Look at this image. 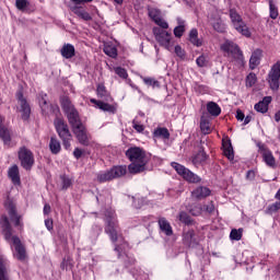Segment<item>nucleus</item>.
Here are the masks:
<instances>
[{"instance_id": "obj_1", "label": "nucleus", "mask_w": 280, "mask_h": 280, "mask_svg": "<svg viewBox=\"0 0 280 280\" xmlns=\"http://www.w3.org/2000/svg\"><path fill=\"white\" fill-rule=\"evenodd\" d=\"M38 102L44 115H49L50 113L57 117L55 119V128L60 139L63 141L66 150H69L71 148V133L69 132V127L65 124V120L58 118V115H60V108L58 105H48L47 95L45 93L39 94Z\"/></svg>"}, {"instance_id": "obj_2", "label": "nucleus", "mask_w": 280, "mask_h": 280, "mask_svg": "<svg viewBox=\"0 0 280 280\" xmlns=\"http://www.w3.org/2000/svg\"><path fill=\"white\" fill-rule=\"evenodd\" d=\"M0 229L4 240L9 242L11 248H13V256L15 259H19V261H25V259H27L25 245H23L19 236L12 235V225L10 224V219L5 214L0 217Z\"/></svg>"}, {"instance_id": "obj_3", "label": "nucleus", "mask_w": 280, "mask_h": 280, "mask_svg": "<svg viewBox=\"0 0 280 280\" xmlns=\"http://www.w3.org/2000/svg\"><path fill=\"white\" fill-rule=\"evenodd\" d=\"M126 156L130 161L128 166L130 174H141V172H145V165H148L149 161L145 150L139 147H131L126 151Z\"/></svg>"}, {"instance_id": "obj_4", "label": "nucleus", "mask_w": 280, "mask_h": 280, "mask_svg": "<svg viewBox=\"0 0 280 280\" xmlns=\"http://www.w3.org/2000/svg\"><path fill=\"white\" fill-rule=\"evenodd\" d=\"M72 128L73 132L79 141V143H82V145H89V133L86 132V127L80 121V116L78 115V112L75 109H72Z\"/></svg>"}, {"instance_id": "obj_5", "label": "nucleus", "mask_w": 280, "mask_h": 280, "mask_svg": "<svg viewBox=\"0 0 280 280\" xmlns=\"http://www.w3.org/2000/svg\"><path fill=\"white\" fill-rule=\"evenodd\" d=\"M167 28L163 27H154L153 28V36L159 43L160 47H164L167 51H172L174 49V37L172 36L171 32L166 31Z\"/></svg>"}, {"instance_id": "obj_6", "label": "nucleus", "mask_w": 280, "mask_h": 280, "mask_svg": "<svg viewBox=\"0 0 280 280\" xmlns=\"http://www.w3.org/2000/svg\"><path fill=\"white\" fill-rule=\"evenodd\" d=\"M221 51H223L228 58H233L240 63L244 62V55L242 54V50H240V47L231 40H225L221 44Z\"/></svg>"}, {"instance_id": "obj_7", "label": "nucleus", "mask_w": 280, "mask_h": 280, "mask_svg": "<svg viewBox=\"0 0 280 280\" xmlns=\"http://www.w3.org/2000/svg\"><path fill=\"white\" fill-rule=\"evenodd\" d=\"M267 82L269 84V89L271 91H279L280 89V61L276 62L271 66L268 75Z\"/></svg>"}, {"instance_id": "obj_8", "label": "nucleus", "mask_w": 280, "mask_h": 280, "mask_svg": "<svg viewBox=\"0 0 280 280\" xmlns=\"http://www.w3.org/2000/svg\"><path fill=\"white\" fill-rule=\"evenodd\" d=\"M172 167L177 172L184 180H187L188 183H200V177L198 175L191 173L187 167L183 166L182 164H178L176 162L171 163Z\"/></svg>"}, {"instance_id": "obj_9", "label": "nucleus", "mask_w": 280, "mask_h": 280, "mask_svg": "<svg viewBox=\"0 0 280 280\" xmlns=\"http://www.w3.org/2000/svg\"><path fill=\"white\" fill-rule=\"evenodd\" d=\"M126 172V166H114L109 171L101 173L97 176V179L100 183H106V180H113V178H120V176H125Z\"/></svg>"}, {"instance_id": "obj_10", "label": "nucleus", "mask_w": 280, "mask_h": 280, "mask_svg": "<svg viewBox=\"0 0 280 280\" xmlns=\"http://www.w3.org/2000/svg\"><path fill=\"white\" fill-rule=\"evenodd\" d=\"M18 154L22 167H24V170H32L34 165V153H32L30 149L22 147Z\"/></svg>"}, {"instance_id": "obj_11", "label": "nucleus", "mask_w": 280, "mask_h": 280, "mask_svg": "<svg viewBox=\"0 0 280 280\" xmlns=\"http://www.w3.org/2000/svg\"><path fill=\"white\" fill-rule=\"evenodd\" d=\"M230 19H231L235 30L238 31L240 34H242L243 36H246L247 38L250 37V30H248V26H246L242 22V18L240 16V14H237V12H235L234 10H231Z\"/></svg>"}, {"instance_id": "obj_12", "label": "nucleus", "mask_w": 280, "mask_h": 280, "mask_svg": "<svg viewBox=\"0 0 280 280\" xmlns=\"http://www.w3.org/2000/svg\"><path fill=\"white\" fill-rule=\"evenodd\" d=\"M16 100L20 107H18L19 113L22 115V119L24 121H27L30 119V115L32 114V108L30 107V104L27 103V100L23 97V92L16 93Z\"/></svg>"}, {"instance_id": "obj_13", "label": "nucleus", "mask_w": 280, "mask_h": 280, "mask_svg": "<svg viewBox=\"0 0 280 280\" xmlns=\"http://www.w3.org/2000/svg\"><path fill=\"white\" fill-rule=\"evenodd\" d=\"M4 207L10 215L11 221L14 222L15 226H20V229H23V223L21 222L22 218L21 215L16 214V206L12 202V200L8 199L4 202Z\"/></svg>"}, {"instance_id": "obj_14", "label": "nucleus", "mask_w": 280, "mask_h": 280, "mask_svg": "<svg viewBox=\"0 0 280 280\" xmlns=\"http://www.w3.org/2000/svg\"><path fill=\"white\" fill-rule=\"evenodd\" d=\"M90 102L91 104H95L96 108H100V110H103L104 113H117V103L110 104L95 98H91Z\"/></svg>"}, {"instance_id": "obj_15", "label": "nucleus", "mask_w": 280, "mask_h": 280, "mask_svg": "<svg viewBox=\"0 0 280 280\" xmlns=\"http://www.w3.org/2000/svg\"><path fill=\"white\" fill-rule=\"evenodd\" d=\"M105 231L110 236L112 242H117V223L115 221L114 213H112L110 217L107 218V226Z\"/></svg>"}, {"instance_id": "obj_16", "label": "nucleus", "mask_w": 280, "mask_h": 280, "mask_svg": "<svg viewBox=\"0 0 280 280\" xmlns=\"http://www.w3.org/2000/svg\"><path fill=\"white\" fill-rule=\"evenodd\" d=\"M149 16L156 25H159V27H162L163 30L170 27V24L161 18V11H159V9H149Z\"/></svg>"}, {"instance_id": "obj_17", "label": "nucleus", "mask_w": 280, "mask_h": 280, "mask_svg": "<svg viewBox=\"0 0 280 280\" xmlns=\"http://www.w3.org/2000/svg\"><path fill=\"white\" fill-rule=\"evenodd\" d=\"M60 106L63 113L67 115L69 121H71V97L69 96V93H63L60 96Z\"/></svg>"}, {"instance_id": "obj_18", "label": "nucleus", "mask_w": 280, "mask_h": 280, "mask_svg": "<svg viewBox=\"0 0 280 280\" xmlns=\"http://www.w3.org/2000/svg\"><path fill=\"white\" fill-rule=\"evenodd\" d=\"M260 154L262 156L264 163H266L268 167H277V160L275 159V155H272V151L262 149Z\"/></svg>"}, {"instance_id": "obj_19", "label": "nucleus", "mask_w": 280, "mask_h": 280, "mask_svg": "<svg viewBox=\"0 0 280 280\" xmlns=\"http://www.w3.org/2000/svg\"><path fill=\"white\" fill-rule=\"evenodd\" d=\"M262 56H264V51H261V49L254 50L249 59V68L257 69V67H259L261 62Z\"/></svg>"}, {"instance_id": "obj_20", "label": "nucleus", "mask_w": 280, "mask_h": 280, "mask_svg": "<svg viewBox=\"0 0 280 280\" xmlns=\"http://www.w3.org/2000/svg\"><path fill=\"white\" fill-rule=\"evenodd\" d=\"M8 176L12 180L13 185H21V175L19 173V166L12 165L8 171Z\"/></svg>"}, {"instance_id": "obj_21", "label": "nucleus", "mask_w": 280, "mask_h": 280, "mask_svg": "<svg viewBox=\"0 0 280 280\" xmlns=\"http://www.w3.org/2000/svg\"><path fill=\"white\" fill-rule=\"evenodd\" d=\"M223 145V154L229 159V161H233L235 159V153L233 152V144H231V140L223 139L222 140Z\"/></svg>"}, {"instance_id": "obj_22", "label": "nucleus", "mask_w": 280, "mask_h": 280, "mask_svg": "<svg viewBox=\"0 0 280 280\" xmlns=\"http://www.w3.org/2000/svg\"><path fill=\"white\" fill-rule=\"evenodd\" d=\"M272 102V96H265L262 101L257 103L254 108L257 110V113H268V106Z\"/></svg>"}, {"instance_id": "obj_23", "label": "nucleus", "mask_w": 280, "mask_h": 280, "mask_svg": "<svg viewBox=\"0 0 280 280\" xmlns=\"http://www.w3.org/2000/svg\"><path fill=\"white\" fill-rule=\"evenodd\" d=\"M191 196L197 200H202V198H207V196H211V190L207 187H198L191 192Z\"/></svg>"}, {"instance_id": "obj_24", "label": "nucleus", "mask_w": 280, "mask_h": 280, "mask_svg": "<svg viewBox=\"0 0 280 280\" xmlns=\"http://www.w3.org/2000/svg\"><path fill=\"white\" fill-rule=\"evenodd\" d=\"M61 149L62 148L60 145V141L57 140L56 137H51L50 142H49V150H50L51 154H60Z\"/></svg>"}, {"instance_id": "obj_25", "label": "nucleus", "mask_w": 280, "mask_h": 280, "mask_svg": "<svg viewBox=\"0 0 280 280\" xmlns=\"http://www.w3.org/2000/svg\"><path fill=\"white\" fill-rule=\"evenodd\" d=\"M189 42L195 45V47H202V39L198 38V30L192 28L189 33Z\"/></svg>"}, {"instance_id": "obj_26", "label": "nucleus", "mask_w": 280, "mask_h": 280, "mask_svg": "<svg viewBox=\"0 0 280 280\" xmlns=\"http://www.w3.org/2000/svg\"><path fill=\"white\" fill-rule=\"evenodd\" d=\"M207 110L213 117H218L222 113V109L217 103L210 102L207 104Z\"/></svg>"}, {"instance_id": "obj_27", "label": "nucleus", "mask_w": 280, "mask_h": 280, "mask_svg": "<svg viewBox=\"0 0 280 280\" xmlns=\"http://www.w3.org/2000/svg\"><path fill=\"white\" fill-rule=\"evenodd\" d=\"M159 224H160L161 231L165 233V235H172L173 233L172 225H170V222H167V220L160 219Z\"/></svg>"}, {"instance_id": "obj_28", "label": "nucleus", "mask_w": 280, "mask_h": 280, "mask_svg": "<svg viewBox=\"0 0 280 280\" xmlns=\"http://www.w3.org/2000/svg\"><path fill=\"white\" fill-rule=\"evenodd\" d=\"M205 161H207V153H205L203 150H200L197 154L192 156L194 165H200L201 163H205Z\"/></svg>"}, {"instance_id": "obj_29", "label": "nucleus", "mask_w": 280, "mask_h": 280, "mask_svg": "<svg viewBox=\"0 0 280 280\" xmlns=\"http://www.w3.org/2000/svg\"><path fill=\"white\" fill-rule=\"evenodd\" d=\"M104 54H106V56H109V58H117V47H115V45L113 44H105L104 46Z\"/></svg>"}, {"instance_id": "obj_30", "label": "nucleus", "mask_w": 280, "mask_h": 280, "mask_svg": "<svg viewBox=\"0 0 280 280\" xmlns=\"http://www.w3.org/2000/svg\"><path fill=\"white\" fill-rule=\"evenodd\" d=\"M200 128H201V132L203 135H210V132H211V125H210L209 120H207V118L201 117Z\"/></svg>"}, {"instance_id": "obj_31", "label": "nucleus", "mask_w": 280, "mask_h": 280, "mask_svg": "<svg viewBox=\"0 0 280 280\" xmlns=\"http://www.w3.org/2000/svg\"><path fill=\"white\" fill-rule=\"evenodd\" d=\"M196 65H197V67H200V68L209 67V56L208 55H200L196 59Z\"/></svg>"}, {"instance_id": "obj_32", "label": "nucleus", "mask_w": 280, "mask_h": 280, "mask_svg": "<svg viewBox=\"0 0 280 280\" xmlns=\"http://www.w3.org/2000/svg\"><path fill=\"white\" fill-rule=\"evenodd\" d=\"M0 138L8 145L10 143V141H11L10 130H8V129H5L3 127H0Z\"/></svg>"}, {"instance_id": "obj_33", "label": "nucleus", "mask_w": 280, "mask_h": 280, "mask_svg": "<svg viewBox=\"0 0 280 280\" xmlns=\"http://www.w3.org/2000/svg\"><path fill=\"white\" fill-rule=\"evenodd\" d=\"M154 137H160L162 139H170V131L167 128H158L154 131Z\"/></svg>"}, {"instance_id": "obj_34", "label": "nucleus", "mask_w": 280, "mask_h": 280, "mask_svg": "<svg viewBox=\"0 0 280 280\" xmlns=\"http://www.w3.org/2000/svg\"><path fill=\"white\" fill-rule=\"evenodd\" d=\"M242 233H244V230L242 229H233L230 233V238L235 241V242H240V240H242Z\"/></svg>"}, {"instance_id": "obj_35", "label": "nucleus", "mask_w": 280, "mask_h": 280, "mask_svg": "<svg viewBox=\"0 0 280 280\" xmlns=\"http://www.w3.org/2000/svg\"><path fill=\"white\" fill-rule=\"evenodd\" d=\"M142 80L147 86H152V89H159V86H161L159 81L153 78H143Z\"/></svg>"}, {"instance_id": "obj_36", "label": "nucleus", "mask_w": 280, "mask_h": 280, "mask_svg": "<svg viewBox=\"0 0 280 280\" xmlns=\"http://www.w3.org/2000/svg\"><path fill=\"white\" fill-rule=\"evenodd\" d=\"M255 84H257V74L249 73L246 77V86L250 88V86H255Z\"/></svg>"}, {"instance_id": "obj_37", "label": "nucleus", "mask_w": 280, "mask_h": 280, "mask_svg": "<svg viewBox=\"0 0 280 280\" xmlns=\"http://www.w3.org/2000/svg\"><path fill=\"white\" fill-rule=\"evenodd\" d=\"M73 12L78 14V16H81V19H84V21H91V14H89V12L82 9H74Z\"/></svg>"}, {"instance_id": "obj_38", "label": "nucleus", "mask_w": 280, "mask_h": 280, "mask_svg": "<svg viewBox=\"0 0 280 280\" xmlns=\"http://www.w3.org/2000/svg\"><path fill=\"white\" fill-rule=\"evenodd\" d=\"M210 23L217 32H224V24H222L221 20H217V22L215 20H210Z\"/></svg>"}, {"instance_id": "obj_39", "label": "nucleus", "mask_w": 280, "mask_h": 280, "mask_svg": "<svg viewBox=\"0 0 280 280\" xmlns=\"http://www.w3.org/2000/svg\"><path fill=\"white\" fill-rule=\"evenodd\" d=\"M269 10L271 19H277V16H279V9H277V5H275L272 0L269 1Z\"/></svg>"}, {"instance_id": "obj_40", "label": "nucleus", "mask_w": 280, "mask_h": 280, "mask_svg": "<svg viewBox=\"0 0 280 280\" xmlns=\"http://www.w3.org/2000/svg\"><path fill=\"white\" fill-rule=\"evenodd\" d=\"M96 93L98 97H108V92L106 91V86H104L103 84L97 85Z\"/></svg>"}, {"instance_id": "obj_41", "label": "nucleus", "mask_w": 280, "mask_h": 280, "mask_svg": "<svg viewBox=\"0 0 280 280\" xmlns=\"http://www.w3.org/2000/svg\"><path fill=\"white\" fill-rule=\"evenodd\" d=\"M15 5L18 10H21V12H25V8L30 5V2L27 0H16Z\"/></svg>"}, {"instance_id": "obj_42", "label": "nucleus", "mask_w": 280, "mask_h": 280, "mask_svg": "<svg viewBox=\"0 0 280 280\" xmlns=\"http://www.w3.org/2000/svg\"><path fill=\"white\" fill-rule=\"evenodd\" d=\"M0 280H10V277H8V269H5L3 262H0Z\"/></svg>"}, {"instance_id": "obj_43", "label": "nucleus", "mask_w": 280, "mask_h": 280, "mask_svg": "<svg viewBox=\"0 0 280 280\" xmlns=\"http://www.w3.org/2000/svg\"><path fill=\"white\" fill-rule=\"evenodd\" d=\"M185 34V25L179 22V25L174 28V35L176 38H180Z\"/></svg>"}, {"instance_id": "obj_44", "label": "nucleus", "mask_w": 280, "mask_h": 280, "mask_svg": "<svg viewBox=\"0 0 280 280\" xmlns=\"http://www.w3.org/2000/svg\"><path fill=\"white\" fill-rule=\"evenodd\" d=\"M61 55L63 56V58H71V44L62 47Z\"/></svg>"}, {"instance_id": "obj_45", "label": "nucleus", "mask_w": 280, "mask_h": 280, "mask_svg": "<svg viewBox=\"0 0 280 280\" xmlns=\"http://www.w3.org/2000/svg\"><path fill=\"white\" fill-rule=\"evenodd\" d=\"M114 71L117 75H119V78H122V80H126V78H128V72L124 68H115Z\"/></svg>"}, {"instance_id": "obj_46", "label": "nucleus", "mask_w": 280, "mask_h": 280, "mask_svg": "<svg viewBox=\"0 0 280 280\" xmlns=\"http://www.w3.org/2000/svg\"><path fill=\"white\" fill-rule=\"evenodd\" d=\"M179 220L180 222H184V224H191V218L189 215H187V213L182 212L179 214Z\"/></svg>"}, {"instance_id": "obj_47", "label": "nucleus", "mask_w": 280, "mask_h": 280, "mask_svg": "<svg viewBox=\"0 0 280 280\" xmlns=\"http://www.w3.org/2000/svg\"><path fill=\"white\" fill-rule=\"evenodd\" d=\"M280 209V201H277L268 207V213H276Z\"/></svg>"}, {"instance_id": "obj_48", "label": "nucleus", "mask_w": 280, "mask_h": 280, "mask_svg": "<svg viewBox=\"0 0 280 280\" xmlns=\"http://www.w3.org/2000/svg\"><path fill=\"white\" fill-rule=\"evenodd\" d=\"M85 153H86V151L77 148L73 151V156H74V159H82V156H84Z\"/></svg>"}, {"instance_id": "obj_49", "label": "nucleus", "mask_w": 280, "mask_h": 280, "mask_svg": "<svg viewBox=\"0 0 280 280\" xmlns=\"http://www.w3.org/2000/svg\"><path fill=\"white\" fill-rule=\"evenodd\" d=\"M175 54L178 58H185V50L180 46H175Z\"/></svg>"}, {"instance_id": "obj_50", "label": "nucleus", "mask_w": 280, "mask_h": 280, "mask_svg": "<svg viewBox=\"0 0 280 280\" xmlns=\"http://www.w3.org/2000/svg\"><path fill=\"white\" fill-rule=\"evenodd\" d=\"M191 215H200L202 213V208L195 206L192 209H190Z\"/></svg>"}, {"instance_id": "obj_51", "label": "nucleus", "mask_w": 280, "mask_h": 280, "mask_svg": "<svg viewBox=\"0 0 280 280\" xmlns=\"http://www.w3.org/2000/svg\"><path fill=\"white\" fill-rule=\"evenodd\" d=\"M71 187V179L62 177V189H69Z\"/></svg>"}, {"instance_id": "obj_52", "label": "nucleus", "mask_w": 280, "mask_h": 280, "mask_svg": "<svg viewBox=\"0 0 280 280\" xmlns=\"http://www.w3.org/2000/svg\"><path fill=\"white\" fill-rule=\"evenodd\" d=\"M45 226L48 231H51L54 229V221L51 219L45 220Z\"/></svg>"}, {"instance_id": "obj_53", "label": "nucleus", "mask_w": 280, "mask_h": 280, "mask_svg": "<svg viewBox=\"0 0 280 280\" xmlns=\"http://www.w3.org/2000/svg\"><path fill=\"white\" fill-rule=\"evenodd\" d=\"M133 128L135 130H137V132H143V130H145V128L143 127V125L133 122Z\"/></svg>"}, {"instance_id": "obj_54", "label": "nucleus", "mask_w": 280, "mask_h": 280, "mask_svg": "<svg viewBox=\"0 0 280 280\" xmlns=\"http://www.w3.org/2000/svg\"><path fill=\"white\" fill-rule=\"evenodd\" d=\"M244 113L242 112V110H237L236 112V119L238 120V121H244Z\"/></svg>"}, {"instance_id": "obj_55", "label": "nucleus", "mask_w": 280, "mask_h": 280, "mask_svg": "<svg viewBox=\"0 0 280 280\" xmlns=\"http://www.w3.org/2000/svg\"><path fill=\"white\" fill-rule=\"evenodd\" d=\"M51 212V206H49L48 203H46L44 206V213L45 215H49V213Z\"/></svg>"}, {"instance_id": "obj_56", "label": "nucleus", "mask_w": 280, "mask_h": 280, "mask_svg": "<svg viewBox=\"0 0 280 280\" xmlns=\"http://www.w3.org/2000/svg\"><path fill=\"white\" fill-rule=\"evenodd\" d=\"M72 3H77V4H80V3H91V1L93 0H71Z\"/></svg>"}, {"instance_id": "obj_57", "label": "nucleus", "mask_w": 280, "mask_h": 280, "mask_svg": "<svg viewBox=\"0 0 280 280\" xmlns=\"http://www.w3.org/2000/svg\"><path fill=\"white\" fill-rule=\"evenodd\" d=\"M71 266V262L69 260H63L61 264V268H69Z\"/></svg>"}, {"instance_id": "obj_58", "label": "nucleus", "mask_w": 280, "mask_h": 280, "mask_svg": "<svg viewBox=\"0 0 280 280\" xmlns=\"http://www.w3.org/2000/svg\"><path fill=\"white\" fill-rule=\"evenodd\" d=\"M250 119H252L250 116H246L244 119V125L246 126L247 124H250Z\"/></svg>"}, {"instance_id": "obj_59", "label": "nucleus", "mask_w": 280, "mask_h": 280, "mask_svg": "<svg viewBox=\"0 0 280 280\" xmlns=\"http://www.w3.org/2000/svg\"><path fill=\"white\" fill-rule=\"evenodd\" d=\"M275 120L280 121V110L278 113H276Z\"/></svg>"}, {"instance_id": "obj_60", "label": "nucleus", "mask_w": 280, "mask_h": 280, "mask_svg": "<svg viewBox=\"0 0 280 280\" xmlns=\"http://www.w3.org/2000/svg\"><path fill=\"white\" fill-rule=\"evenodd\" d=\"M115 3H118V5H121L124 3V0H114Z\"/></svg>"}, {"instance_id": "obj_61", "label": "nucleus", "mask_w": 280, "mask_h": 280, "mask_svg": "<svg viewBox=\"0 0 280 280\" xmlns=\"http://www.w3.org/2000/svg\"><path fill=\"white\" fill-rule=\"evenodd\" d=\"M115 3H118V5H121L124 3V0H114Z\"/></svg>"}, {"instance_id": "obj_62", "label": "nucleus", "mask_w": 280, "mask_h": 280, "mask_svg": "<svg viewBox=\"0 0 280 280\" xmlns=\"http://www.w3.org/2000/svg\"><path fill=\"white\" fill-rule=\"evenodd\" d=\"M75 52V48H73V46L71 47V56H73V54Z\"/></svg>"}, {"instance_id": "obj_63", "label": "nucleus", "mask_w": 280, "mask_h": 280, "mask_svg": "<svg viewBox=\"0 0 280 280\" xmlns=\"http://www.w3.org/2000/svg\"><path fill=\"white\" fill-rule=\"evenodd\" d=\"M253 174H254V173L249 171V172L247 173V176H253Z\"/></svg>"}, {"instance_id": "obj_64", "label": "nucleus", "mask_w": 280, "mask_h": 280, "mask_svg": "<svg viewBox=\"0 0 280 280\" xmlns=\"http://www.w3.org/2000/svg\"><path fill=\"white\" fill-rule=\"evenodd\" d=\"M108 102H113V97L108 96Z\"/></svg>"}]
</instances>
